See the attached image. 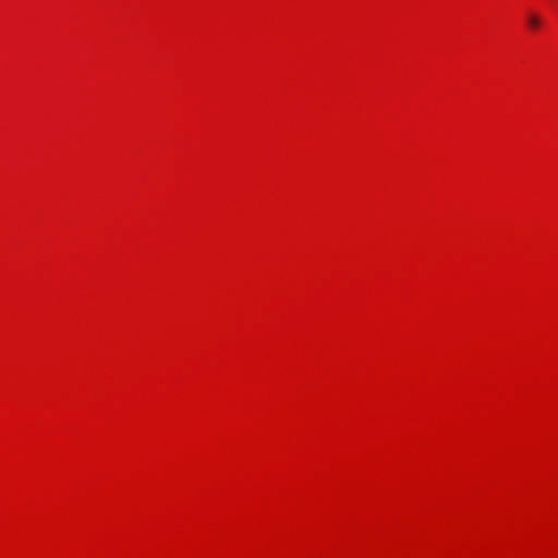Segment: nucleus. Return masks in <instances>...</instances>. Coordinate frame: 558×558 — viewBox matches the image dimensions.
I'll list each match as a JSON object with an SVG mask.
<instances>
[{"mask_svg":"<svg viewBox=\"0 0 558 558\" xmlns=\"http://www.w3.org/2000/svg\"><path fill=\"white\" fill-rule=\"evenodd\" d=\"M526 20H527L529 26L532 29H536L541 25V23H542L541 17L538 15L534 14V13L527 14Z\"/></svg>","mask_w":558,"mask_h":558,"instance_id":"obj_1","label":"nucleus"}]
</instances>
